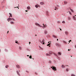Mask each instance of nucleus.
Masks as SVG:
<instances>
[{
  "label": "nucleus",
  "instance_id": "nucleus-36",
  "mask_svg": "<svg viewBox=\"0 0 76 76\" xmlns=\"http://www.w3.org/2000/svg\"><path fill=\"white\" fill-rule=\"evenodd\" d=\"M19 48L20 50H21V48H20V47H19Z\"/></svg>",
  "mask_w": 76,
  "mask_h": 76
},
{
  "label": "nucleus",
  "instance_id": "nucleus-46",
  "mask_svg": "<svg viewBox=\"0 0 76 76\" xmlns=\"http://www.w3.org/2000/svg\"><path fill=\"white\" fill-rule=\"evenodd\" d=\"M30 43H31V42H29V44H30Z\"/></svg>",
  "mask_w": 76,
  "mask_h": 76
},
{
  "label": "nucleus",
  "instance_id": "nucleus-34",
  "mask_svg": "<svg viewBox=\"0 0 76 76\" xmlns=\"http://www.w3.org/2000/svg\"><path fill=\"white\" fill-rule=\"evenodd\" d=\"M66 72H68V69H66Z\"/></svg>",
  "mask_w": 76,
  "mask_h": 76
},
{
  "label": "nucleus",
  "instance_id": "nucleus-55",
  "mask_svg": "<svg viewBox=\"0 0 76 76\" xmlns=\"http://www.w3.org/2000/svg\"><path fill=\"white\" fill-rule=\"evenodd\" d=\"M67 66H69L68 65H67Z\"/></svg>",
  "mask_w": 76,
  "mask_h": 76
},
{
  "label": "nucleus",
  "instance_id": "nucleus-21",
  "mask_svg": "<svg viewBox=\"0 0 76 76\" xmlns=\"http://www.w3.org/2000/svg\"><path fill=\"white\" fill-rule=\"evenodd\" d=\"M43 26H44L45 27H46V26H46V25H44V24H43Z\"/></svg>",
  "mask_w": 76,
  "mask_h": 76
},
{
  "label": "nucleus",
  "instance_id": "nucleus-15",
  "mask_svg": "<svg viewBox=\"0 0 76 76\" xmlns=\"http://www.w3.org/2000/svg\"><path fill=\"white\" fill-rule=\"evenodd\" d=\"M49 54H52V53H52V52H51V51H50L49 52Z\"/></svg>",
  "mask_w": 76,
  "mask_h": 76
},
{
  "label": "nucleus",
  "instance_id": "nucleus-17",
  "mask_svg": "<svg viewBox=\"0 0 76 76\" xmlns=\"http://www.w3.org/2000/svg\"><path fill=\"white\" fill-rule=\"evenodd\" d=\"M27 9H28V10H29V9H30V7H27Z\"/></svg>",
  "mask_w": 76,
  "mask_h": 76
},
{
  "label": "nucleus",
  "instance_id": "nucleus-28",
  "mask_svg": "<svg viewBox=\"0 0 76 76\" xmlns=\"http://www.w3.org/2000/svg\"><path fill=\"white\" fill-rule=\"evenodd\" d=\"M62 23H65V21H64L62 22Z\"/></svg>",
  "mask_w": 76,
  "mask_h": 76
},
{
  "label": "nucleus",
  "instance_id": "nucleus-39",
  "mask_svg": "<svg viewBox=\"0 0 76 76\" xmlns=\"http://www.w3.org/2000/svg\"><path fill=\"white\" fill-rule=\"evenodd\" d=\"M15 7V8H16V7H18V9H19V7Z\"/></svg>",
  "mask_w": 76,
  "mask_h": 76
},
{
  "label": "nucleus",
  "instance_id": "nucleus-25",
  "mask_svg": "<svg viewBox=\"0 0 76 76\" xmlns=\"http://www.w3.org/2000/svg\"><path fill=\"white\" fill-rule=\"evenodd\" d=\"M71 76H75V75L74 74H72Z\"/></svg>",
  "mask_w": 76,
  "mask_h": 76
},
{
  "label": "nucleus",
  "instance_id": "nucleus-41",
  "mask_svg": "<svg viewBox=\"0 0 76 76\" xmlns=\"http://www.w3.org/2000/svg\"><path fill=\"white\" fill-rule=\"evenodd\" d=\"M71 40H70L69 41V42L70 43V42H71Z\"/></svg>",
  "mask_w": 76,
  "mask_h": 76
},
{
  "label": "nucleus",
  "instance_id": "nucleus-10",
  "mask_svg": "<svg viewBox=\"0 0 76 76\" xmlns=\"http://www.w3.org/2000/svg\"><path fill=\"white\" fill-rule=\"evenodd\" d=\"M9 15H10V16L9 17H12V14L10 13H9Z\"/></svg>",
  "mask_w": 76,
  "mask_h": 76
},
{
  "label": "nucleus",
  "instance_id": "nucleus-24",
  "mask_svg": "<svg viewBox=\"0 0 76 76\" xmlns=\"http://www.w3.org/2000/svg\"><path fill=\"white\" fill-rule=\"evenodd\" d=\"M70 10L71 11V12H73V10L71 9Z\"/></svg>",
  "mask_w": 76,
  "mask_h": 76
},
{
  "label": "nucleus",
  "instance_id": "nucleus-47",
  "mask_svg": "<svg viewBox=\"0 0 76 76\" xmlns=\"http://www.w3.org/2000/svg\"><path fill=\"white\" fill-rule=\"evenodd\" d=\"M60 30L61 31V29L60 28Z\"/></svg>",
  "mask_w": 76,
  "mask_h": 76
},
{
  "label": "nucleus",
  "instance_id": "nucleus-43",
  "mask_svg": "<svg viewBox=\"0 0 76 76\" xmlns=\"http://www.w3.org/2000/svg\"><path fill=\"white\" fill-rule=\"evenodd\" d=\"M75 48H76V45H75Z\"/></svg>",
  "mask_w": 76,
  "mask_h": 76
},
{
  "label": "nucleus",
  "instance_id": "nucleus-30",
  "mask_svg": "<svg viewBox=\"0 0 76 76\" xmlns=\"http://www.w3.org/2000/svg\"><path fill=\"white\" fill-rule=\"evenodd\" d=\"M42 41L43 42H44L45 40H44V39H43Z\"/></svg>",
  "mask_w": 76,
  "mask_h": 76
},
{
  "label": "nucleus",
  "instance_id": "nucleus-56",
  "mask_svg": "<svg viewBox=\"0 0 76 76\" xmlns=\"http://www.w3.org/2000/svg\"><path fill=\"white\" fill-rule=\"evenodd\" d=\"M49 47H50V46H49Z\"/></svg>",
  "mask_w": 76,
  "mask_h": 76
},
{
  "label": "nucleus",
  "instance_id": "nucleus-7",
  "mask_svg": "<svg viewBox=\"0 0 76 76\" xmlns=\"http://www.w3.org/2000/svg\"><path fill=\"white\" fill-rule=\"evenodd\" d=\"M16 67H18V69H19V68H20V66H19V65H17L16 66Z\"/></svg>",
  "mask_w": 76,
  "mask_h": 76
},
{
  "label": "nucleus",
  "instance_id": "nucleus-13",
  "mask_svg": "<svg viewBox=\"0 0 76 76\" xmlns=\"http://www.w3.org/2000/svg\"><path fill=\"white\" fill-rule=\"evenodd\" d=\"M10 24H14V22L11 21L10 22Z\"/></svg>",
  "mask_w": 76,
  "mask_h": 76
},
{
  "label": "nucleus",
  "instance_id": "nucleus-18",
  "mask_svg": "<svg viewBox=\"0 0 76 76\" xmlns=\"http://www.w3.org/2000/svg\"><path fill=\"white\" fill-rule=\"evenodd\" d=\"M45 34H47V31H45Z\"/></svg>",
  "mask_w": 76,
  "mask_h": 76
},
{
  "label": "nucleus",
  "instance_id": "nucleus-20",
  "mask_svg": "<svg viewBox=\"0 0 76 76\" xmlns=\"http://www.w3.org/2000/svg\"><path fill=\"white\" fill-rule=\"evenodd\" d=\"M9 67L8 65H6L5 66L6 68H7V67Z\"/></svg>",
  "mask_w": 76,
  "mask_h": 76
},
{
  "label": "nucleus",
  "instance_id": "nucleus-4",
  "mask_svg": "<svg viewBox=\"0 0 76 76\" xmlns=\"http://www.w3.org/2000/svg\"><path fill=\"white\" fill-rule=\"evenodd\" d=\"M52 69L53 70H55V71H56V67L53 66V68H52Z\"/></svg>",
  "mask_w": 76,
  "mask_h": 76
},
{
  "label": "nucleus",
  "instance_id": "nucleus-1",
  "mask_svg": "<svg viewBox=\"0 0 76 76\" xmlns=\"http://www.w3.org/2000/svg\"><path fill=\"white\" fill-rule=\"evenodd\" d=\"M35 25H36L37 26H39L40 27H42V26H41L40 25H39V24H38L37 23H35Z\"/></svg>",
  "mask_w": 76,
  "mask_h": 76
},
{
  "label": "nucleus",
  "instance_id": "nucleus-12",
  "mask_svg": "<svg viewBox=\"0 0 76 76\" xmlns=\"http://www.w3.org/2000/svg\"><path fill=\"white\" fill-rule=\"evenodd\" d=\"M62 68H65V66L64 65H62Z\"/></svg>",
  "mask_w": 76,
  "mask_h": 76
},
{
  "label": "nucleus",
  "instance_id": "nucleus-60",
  "mask_svg": "<svg viewBox=\"0 0 76 76\" xmlns=\"http://www.w3.org/2000/svg\"><path fill=\"white\" fill-rule=\"evenodd\" d=\"M51 68H52V67H51Z\"/></svg>",
  "mask_w": 76,
  "mask_h": 76
},
{
  "label": "nucleus",
  "instance_id": "nucleus-42",
  "mask_svg": "<svg viewBox=\"0 0 76 76\" xmlns=\"http://www.w3.org/2000/svg\"><path fill=\"white\" fill-rule=\"evenodd\" d=\"M25 12H28V11L26 10L25 11Z\"/></svg>",
  "mask_w": 76,
  "mask_h": 76
},
{
  "label": "nucleus",
  "instance_id": "nucleus-58",
  "mask_svg": "<svg viewBox=\"0 0 76 76\" xmlns=\"http://www.w3.org/2000/svg\"><path fill=\"white\" fill-rule=\"evenodd\" d=\"M66 66H67V65H66Z\"/></svg>",
  "mask_w": 76,
  "mask_h": 76
},
{
  "label": "nucleus",
  "instance_id": "nucleus-50",
  "mask_svg": "<svg viewBox=\"0 0 76 76\" xmlns=\"http://www.w3.org/2000/svg\"><path fill=\"white\" fill-rule=\"evenodd\" d=\"M55 10H56V8H55Z\"/></svg>",
  "mask_w": 76,
  "mask_h": 76
},
{
  "label": "nucleus",
  "instance_id": "nucleus-53",
  "mask_svg": "<svg viewBox=\"0 0 76 76\" xmlns=\"http://www.w3.org/2000/svg\"><path fill=\"white\" fill-rule=\"evenodd\" d=\"M49 56H51V55L49 54Z\"/></svg>",
  "mask_w": 76,
  "mask_h": 76
},
{
  "label": "nucleus",
  "instance_id": "nucleus-8",
  "mask_svg": "<svg viewBox=\"0 0 76 76\" xmlns=\"http://www.w3.org/2000/svg\"><path fill=\"white\" fill-rule=\"evenodd\" d=\"M40 4H41L42 5H43V4H44V3L42 2H40Z\"/></svg>",
  "mask_w": 76,
  "mask_h": 76
},
{
  "label": "nucleus",
  "instance_id": "nucleus-16",
  "mask_svg": "<svg viewBox=\"0 0 76 76\" xmlns=\"http://www.w3.org/2000/svg\"><path fill=\"white\" fill-rule=\"evenodd\" d=\"M65 34L66 35H67L68 34V32H67V31H65Z\"/></svg>",
  "mask_w": 76,
  "mask_h": 76
},
{
  "label": "nucleus",
  "instance_id": "nucleus-14",
  "mask_svg": "<svg viewBox=\"0 0 76 76\" xmlns=\"http://www.w3.org/2000/svg\"><path fill=\"white\" fill-rule=\"evenodd\" d=\"M53 38H57V37H56V36H54V35H53Z\"/></svg>",
  "mask_w": 76,
  "mask_h": 76
},
{
  "label": "nucleus",
  "instance_id": "nucleus-40",
  "mask_svg": "<svg viewBox=\"0 0 76 76\" xmlns=\"http://www.w3.org/2000/svg\"><path fill=\"white\" fill-rule=\"evenodd\" d=\"M44 28H45V27L43 26V28L44 29Z\"/></svg>",
  "mask_w": 76,
  "mask_h": 76
},
{
  "label": "nucleus",
  "instance_id": "nucleus-54",
  "mask_svg": "<svg viewBox=\"0 0 76 76\" xmlns=\"http://www.w3.org/2000/svg\"><path fill=\"white\" fill-rule=\"evenodd\" d=\"M48 43H50V42H49Z\"/></svg>",
  "mask_w": 76,
  "mask_h": 76
},
{
  "label": "nucleus",
  "instance_id": "nucleus-26",
  "mask_svg": "<svg viewBox=\"0 0 76 76\" xmlns=\"http://www.w3.org/2000/svg\"><path fill=\"white\" fill-rule=\"evenodd\" d=\"M69 14H70V15H72V13H71V12L70 11H69Z\"/></svg>",
  "mask_w": 76,
  "mask_h": 76
},
{
  "label": "nucleus",
  "instance_id": "nucleus-35",
  "mask_svg": "<svg viewBox=\"0 0 76 76\" xmlns=\"http://www.w3.org/2000/svg\"><path fill=\"white\" fill-rule=\"evenodd\" d=\"M49 62L50 63H51V61H49Z\"/></svg>",
  "mask_w": 76,
  "mask_h": 76
},
{
  "label": "nucleus",
  "instance_id": "nucleus-48",
  "mask_svg": "<svg viewBox=\"0 0 76 76\" xmlns=\"http://www.w3.org/2000/svg\"><path fill=\"white\" fill-rule=\"evenodd\" d=\"M7 34H8V33H9V31H8V32H7Z\"/></svg>",
  "mask_w": 76,
  "mask_h": 76
},
{
  "label": "nucleus",
  "instance_id": "nucleus-37",
  "mask_svg": "<svg viewBox=\"0 0 76 76\" xmlns=\"http://www.w3.org/2000/svg\"><path fill=\"white\" fill-rule=\"evenodd\" d=\"M57 7H59V5H57Z\"/></svg>",
  "mask_w": 76,
  "mask_h": 76
},
{
  "label": "nucleus",
  "instance_id": "nucleus-57",
  "mask_svg": "<svg viewBox=\"0 0 76 76\" xmlns=\"http://www.w3.org/2000/svg\"><path fill=\"white\" fill-rule=\"evenodd\" d=\"M71 57H72V56H71Z\"/></svg>",
  "mask_w": 76,
  "mask_h": 76
},
{
  "label": "nucleus",
  "instance_id": "nucleus-32",
  "mask_svg": "<svg viewBox=\"0 0 76 76\" xmlns=\"http://www.w3.org/2000/svg\"><path fill=\"white\" fill-rule=\"evenodd\" d=\"M35 7H36V8H38V6L36 5H35Z\"/></svg>",
  "mask_w": 76,
  "mask_h": 76
},
{
  "label": "nucleus",
  "instance_id": "nucleus-49",
  "mask_svg": "<svg viewBox=\"0 0 76 76\" xmlns=\"http://www.w3.org/2000/svg\"><path fill=\"white\" fill-rule=\"evenodd\" d=\"M56 9H57V8L56 7Z\"/></svg>",
  "mask_w": 76,
  "mask_h": 76
},
{
  "label": "nucleus",
  "instance_id": "nucleus-45",
  "mask_svg": "<svg viewBox=\"0 0 76 76\" xmlns=\"http://www.w3.org/2000/svg\"><path fill=\"white\" fill-rule=\"evenodd\" d=\"M27 56H28V57H29V55H27Z\"/></svg>",
  "mask_w": 76,
  "mask_h": 76
},
{
  "label": "nucleus",
  "instance_id": "nucleus-5",
  "mask_svg": "<svg viewBox=\"0 0 76 76\" xmlns=\"http://www.w3.org/2000/svg\"><path fill=\"white\" fill-rule=\"evenodd\" d=\"M40 42H41V43H42V44H45V43L44 42H43L42 41L41 42V40H40Z\"/></svg>",
  "mask_w": 76,
  "mask_h": 76
},
{
  "label": "nucleus",
  "instance_id": "nucleus-59",
  "mask_svg": "<svg viewBox=\"0 0 76 76\" xmlns=\"http://www.w3.org/2000/svg\"><path fill=\"white\" fill-rule=\"evenodd\" d=\"M75 16H76V15H75Z\"/></svg>",
  "mask_w": 76,
  "mask_h": 76
},
{
  "label": "nucleus",
  "instance_id": "nucleus-23",
  "mask_svg": "<svg viewBox=\"0 0 76 76\" xmlns=\"http://www.w3.org/2000/svg\"><path fill=\"white\" fill-rule=\"evenodd\" d=\"M58 54H59V55H61V53H60V52H58Z\"/></svg>",
  "mask_w": 76,
  "mask_h": 76
},
{
  "label": "nucleus",
  "instance_id": "nucleus-6",
  "mask_svg": "<svg viewBox=\"0 0 76 76\" xmlns=\"http://www.w3.org/2000/svg\"><path fill=\"white\" fill-rule=\"evenodd\" d=\"M53 56H57V55L56 54L54 53H52L51 54Z\"/></svg>",
  "mask_w": 76,
  "mask_h": 76
},
{
  "label": "nucleus",
  "instance_id": "nucleus-52",
  "mask_svg": "<svg viewBox=\"0 0 76 76\" xmlns=\"http://www.w3.org/2000/svg\"><path fill=\"white\" fill-rule=\"evenodd\" d=\"M58 39H57V41H58Z\"/></svg>",
  "mask_w": 76,
  "mask_h": 76
},
{
  "label": "nucleus",
  "instance_id": "nucleus-9",
  "mask_svg": "<svg viewBox=\"0 0 76 76\" xmlns=\"http://www.w3.org/2000/svg\"><path fill=\"white\" fill-rule=\"evenodd\" d=\"M17 74H18V75L19 76H20V74H19V72H18V71H17Z\"/></svg>",
  "mask_w": 76,
  "mask_h": 76
},
{
  "label": "nucleus",
  "instance_id": "nucleus-11",
  "mask_svg": "<svg viewBox=\"0 0 76 76\" xmlns=\"http://www.w3.org/2000/svg\"><path fill=\"white\" fill-rule=\"evenodd\" d=\"M64 4H66L67 3V2L66 1H64Z\"/></svg>",
  "mask_w": 76,
  "mask_h": 76
},
{
  "label": "nucleus",
  "instance_id": "nucleus-3",
  "mask_svg": "<svg viewBox=\"0 0 76 76\" xmlns=\"http://www.w3.org/2000/svg\"><path fill=\"white\" fill-rule=\"evenodd\" d=\"M55 44L56 46H57L58 47H59V46H60V45L58 43H56Z\"/></svg>",
  "mask_w": 76,
  "mask_h": 76
},
{
  "label": "nucleus",
  "instance_id": "nucleus-22",
  "mask_svg": "<svg viewBox=\"0 0 76 76\" xmlns=\"http://www.w3.org/2000/svg\"><path fill=\"white\" fill-rule=\"evenodd\" d=\"M46 56H49V54H48V53L46 54Z\"/></svg>",
  "mask_w": 76,
  "mask_h": 76
},
{
  "label": "nucleus",
  "instance_id": "nucleus-31",
  "mask_svg": "<svg viewBox=\"0 0 76 76\" xmlns=\"http://www.w3.org/2000/svg\"><path fill=\"white\" fill-rule=\"evenodd\" d=\"M12 20H15V19H13V18H12Z\"/></svg>",
  "mask_w": 76,
  "mask_h": 76
},
{
  "label": "nucleus",
  "instance_id": "nucleus-44",
  "mask_svg": "<svg viewBox=\"0 0 76 76\" xmlns=\"http://www.w3.org/2000/svg\"><path fill=\"white\" fill-rule=\"evenodd\" d=\"M70 50H69V49L68 50V51H70Z\"/></svg>",
  "mask_w": 76,
  "mask_h": 76
},
{
  "label": "nucleus",
  "instance_id": "nucleus-38",
  "mask_svg": "<svg viewBox=\"0 0 76 76\" xmlns=\"http://www.w3.org/2000/svg\"><path fill=\"white\" fill-rule=\"evenodd\" d=\"M46 14H47V15H48V12H46Z\"/></svg>",
  "mask_w": 76,
  "mask_h": 76
},
{
  "label": "nucleus",
  "instance_id": "nucleus-19",
  "mask_svg": "<svg viewBox=\"0 0 76 76\" xmlns=\"http://www.w3.org/2000/svg\"><path fill=\"white\" fill-rule=\"evenodd\" d=\"M73 19L74 20H76V18H75V16H74Z\"/></svg>",
  "mask_w": 76,
  "mask_h": 76
},
{
  "label": "nucleus",
  "instance_id": "nucleus-33",
  "mask_svg": "<svg viewBox=\"0 0 76 76\" xmlns=\"http://www.w3.org/2000/svg\"><path fill=\"white\" fill-rule=\"evenodd\" d=\"M15 43H18V41L15 40Z\"/></svg>",
  "mask_w": 76,
  "mask_h": 76
},
{
  "label": "nucleus",
  "instance_id": "nucleus-2",
  "mask_svg": "<svg viewBox=\"0 0 76 76\" xmlns=\"http://www.w3.org/2000/svg\"><path fill=\"white\" fill-rule=\"evenodd\" d=\"M12 20V18L10 17L8 19H7V20L9 22V20Z\"/></svg>",
  "mask_w": 76,
  "mask_h": 76
},
{
  "label": "nucleus",
  "instance_id": "nucleus-51",
  "mask_svg": "<svg viewBox=\"0 0 76 76\" xmlns=\"http://www.w3.org/2000/svg\"><path fill=\"white\" fill-rule=\"evenodd\" d=\"M37 36V34H36V35H35V36Z\"/></svg>",
  "mask_w": 76,
  "mask_h": 76
},
{
  "label": "nucleus",
  "instance_id": "nucleus-29",
  "mask_svg": "<svg viewBox=\"0 0 76 76\" xmlns=\"http://www.w3.org/2000/svg\"><path fill=\"white\" fill-rule=\"evenodd\" d=\"M47 46H49V45H50V43H49V44L47 45Z\"/></svg>",
  "mask_w": 76,
  "mask_h": 76
},
{
  "label": "nucleus",
  "instance_id": "nucleus-27",
  "mask_svg": "<svg viewBox=\"0 0 76 76\" xmlns=\"http://www.w3.org/2000/svg\"><path fill=\"white\" fill-rule=\"evenodd\" d=\"M29 58H32V56H29Z\"/></svg>",
  "mask_w": 76,
  "mask_h": 76
}]
</instances>
